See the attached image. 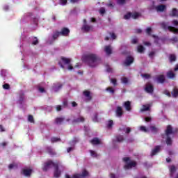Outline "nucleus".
I'll use <instances>...</instances> for the list:
<instances>
[{
  "instance_id": "f257e3e1",
  "label": "nucleus",
  "mask_w": 178,
  "mask_h": 178,
  "mask_svg": "<svg viewBox=\"0 0 178 178\" xmlns=\"http://www.w3.org/2000/svg\"><path fill=\"white\" fill-rule=\"evenodd\" d=\"M83 62L87 63L90 67H95L101 63V58L97 54H89L82 57Z\"/></svg>"
},
{
  "instance_id": "f03ea898",
  "label": "nucleus",
  "mask_w": 178,
  "mask_h": 178,
  "mask_svg": "<svg viewBox=\"0 0 178 178\" xmlns=\"http://www.w3.org/2000/svg\"><path fill=\"white\" fill-rule=\"evenodd\" d=\"M51 166L54 168V176L56 178L60 177L61 172L59 170V166H60V162L56 161L53 162L52 160H49L47 162L44 163L42 170L44 172H47L49 169H50Z\"/></svg>"
},
{
  "instance_id": "7ed1b4c3",
  "label": "nucleus",
  "mask_w": 178,
  "mask_h": 178,
  "mask_svg": "<svg viewBox=\"0 0 178 178\" xmlns=\"http://www.w3.org/2000/svg\"><path fill=\"white\" fill-rule=\"evenodd\" d=\"M134 62V58L131 56H127L125 60L124 61V65L130 66Z\"/></svg>"
},
{
  "instance_id": "20e7f679",
  "label": "nucleus",
  "mask_w": 178,
  "mask_h": 178,
  "mask_svg": "<svg viewBox=\"0 0 178 178\" xmlns=\"http://www.w3.org/2000/svg\"><path fill=\"white\" fill-rule=\"evenodd\" d=\"M145 91H146L147 94H152L154 92V85L149 83H146Z\"/></svg>"
},
{
  "instance_id": "39448f33",
  "label": "nucleus",
  "mask_w": 178,
  "mask_h": 178,
  "mask_svg": "<svg viewBox=\"0 0 178 178\" xmlns=\"http://www.w3.org/2000/svg\"><path fill=\"white\" fill-rule=\"evenodd\" d=\"M70 33V30L66 27L61 29V31H60V35H63V37H69Z\"/></svg>"
},
{
  "instance_id": "423d86ee",
  "label": "nucleus",
  "mask_w": 178,
  "mask_h": 178,
  "mask_svg": "<svg viewBox=\"0 0 178 178\" xmlns=\"http://www.w3.org/2000/svg\"><path fill=\"white\" fill-rule=\"evenodd\" d=\"M156 80L157 83H159V84H163V83H165V81H166V79L165 78V75H163V74L158 75L156 77Z\"/></svg>"
},
{
  "instance_id": "0eeeda50",
  "label": "nucleus",
  "mask_w": 178,
  "mask_h": 178,
  "mask_svg": "<svg viewBox=\"0 0 178 178\" xmlns=\"http://www.w3.org/2000/svg\"><path fill=\"white\" fill-rule=\"evenodd\" d=\"M86 119L83 116H79L77 118H74L72 120V124H77L79 123H83Z\"/></svg>"
},
{
  "instance_id": "6e6552de",
  "label": "nucleus",
  "mask_w": 178,
  "mask_h": 178,
  "mask_svg": "<svg viewBox=\"0 0 178 178\" xmlns=\"http://www.w3.org/2000/svg\"><path fill=\"white\" fill-rule=\"evenodd\" d=\"M161 145L155 146V147L153 149H152L151 156H154V155H156V154H159V152H161Z\"/></svg>"
},
{
  "instance_id": "1a4fd4ad",
  "label": "nucleus",
  "mask_w": 178,
  "mask_h": 178,
  "mask_svg": "<svg viewBox=\"0 0 178 178\" xmlns=\"http://www.w3.org/2000/svg\"><path fill=\"white\" fill-rule=\"evenodd\" d=\"M174 133L173 127H172L171 125H168L165 131V136H169L170 134H173Z\"/></svg>"
},
{
  "instance_id": "9d476101",
  "label": "nucleus",
  "mask_w": 178,
  "mask_h": 178,
  "mask_svg": "<svg viewBox=\"0 0 178 178\" xmlns=\"http://www.w3.org/2000/svg\"><path fill=\"white\" fill-rule=\"evenodd\" d=\"M84 97H86L87 101H91L92 96H91V92L90 90H84L83 92Z\"/></svg>"
},
{
  "instance_id": "9b49d317",
  "label": "nucleus",
  "mask_w": 178,
  "mask_h": 178,
  "mask_svg": "<svg viewBox=\"0 0 178 178\" xmlns=\"http://www.w3.org/2000/svg\"><path fill=\"white\" fill-rule=\"evenodd\" d=\"M137 163L136 161H131L124 166V169H131V168H136Z\"/></svg>"
},
{
  "instance_id": "f8f14e48",
  "label": "nucleus",
  "mask_w": 178,
  "mask_h": 178,
  "mask_svg": "<svg viewBox=\"0 0 178 178\" xmlns=\"http://www.w3.org/2000/svg\"><path fill=\"white\" fill-rule=\"evenodd\" d=\"M115 113L118 118H122L123 116V109L121 106H117Z\"/></svg>"
},
{
  "instance_id": "ddd939ff",
  "label": "nucleus",
  "mask_w": 178,
  "mask_h": 178,
  "mask_svg": "<svg viewBox=\"0 0 178 178\" xmlns=\"http://www.w3.org/2000/svg\"><path fill=\"white\" fill-rule=\"evenodd\" d=\"M124 107L125 108L127 112H130L131 111V102L127 101L124 102Z\"/></svg>"
},
{
  "instance_id": "4468645a",
  "label": "nucleus",
  "mask_w": 178,
  "mask_h": 178,
  "mask_svg": "<svg viewBox=\"0 0 178 178\" xmlns=\"http://www.w3.org/2000/svg\"><path fill=\"white\" fill-rule=\"evenodd\" d=\"M46 152H47V154H49V155H51V156L56 155V152H55L54 149H52V147L49 146L46 147Z\"/></svg>"
},
{
  "instance_id": "2eb2a0df",
  "label": "nucleus",
  "mask_w": 178,
  "mask_h": 178,
  "mask_svg": "<svg viewBox=\"0 0 178 178\" xmlns=\"http://www.w3.org/2000/svg\"><path fill=\"white\" fill-rule=\"evenodd\" d=\"M169 16L171 17H178L177 8H172V11L169 13Z\"/></svg>"
},
{
  "instance_id": "dca6fc26",
  "label": "nucleus",
  "mask_w": 178,
  "mask_h": 178,
  "mask_svg": "<svg viewBox=\"0 0 178 178\" xmlns=\"http://www.w3.org/2000/svg\"><path fill=\"white\" fill-rule=\"evenodd\" d=\"M32 172L33 170L31 169H23L22 173L24 175V176L29 177L31 176Z\"/></svg>"
},
{
  "instance_id": "f3484780",
  "label": "nucleus",
  "mask_w": 178,
  "mask_h": 178,
  "mask_svg": "<svg viewBox=\"0 0 178 178\" xmlns=\"http://www.w3.org/2000/svg\"><path fill=\"white\" fill-rule=\"evenodd\" d=\"M165 10H166V6L163 4L159 5L156 7V10H157V12H163Z\"/></svg>"
},
{
  "instance_id": "a211bd4d",
  "label": "nucleus",
  "mask_w": 178,
  "mask_h": 178,
  "mask_svg": "<svg viewBox=\"0 0 178 178\" xmlns=\"http://www.w3.org/2000/svg\"><path fill=\"white\" fill-rule=\"evenodd\" d=\"M90 143L92 144V145H98L101 144V140H99L98 138H94L90 140Z\"/></svg>"
},
{
  "instance_id": "6ab92c4d",
  "label": "nucleus",
  "mask_w": 178,
  "mask_h": 178,
  "mask_svg": "<svg viewBox=\"0 0 178 178\" xmlns=\"http://www.w3.org/2000/svg\"><path fill=\"white\" fill-rule=\"evenodd\" d=\"M82 30H84V31L88 33V31L92 30V26L84 24L82 27Z\"/></svg>"
},
{
  "instance_id": "aec40b11",
  "label": "nucleus",
  "mask_w": 178,
  "mask_h": 178,
  "mask_svg": "<svg viewBox=\"0 0 178 178\" xmlns=\"http://www.w3.org/2000/svg\"><path fill=\"white\" fill-rule=\"evenodd\" d=\"M104 51L107 55H111L112 54V48L111 47V45L106 46Z\"/></svg>"
},
{
  "instance_id": "412c9836",
  "label": "nucleus",
  "mask_w": 178,
  "mask_h": 178,
  "mask_svg": "<svg viewBox=\"0 0 178 178\" xmlns=\"http://www.w3.org/2000/svg\"><path fill=\"white\" fill-rule=\"evenodd\" d=\"M151 33H152V29H151V27L147 28L146 29V33L147 34V35H152L153 38H158V36L155 35H151Z\"/></svg>"
},
{
  "instance_id": "4be33fe9",
  "label": "nucleus",
  "mask_w": 178,
  "mask_h": 178,
  "mask_svg": "<svg viewBox=\"0 0 178 178\" xmlns=\"http://www.w3.org/2000/svg\"><path fill=\"white\" fill-rule=\"evenodd\" d=\"M115 138L117 143H123V141H124V138L123 137V135H118L115 136Z\"/></svg>"
},
{
  "instance_id": "5701e85b",
  "label": "nucleus",
  "mask_w": 178,
  "mask_h": 178,
  "mask_svg": "<svg viewBox=\"0 0 178 178\" xmlns=\"http://www.w3.org/2000/svg\"><path fill=\"white\" fill-rule=\"evenodd\" d=\"M168 29L169 30V31H170L171 33H174L175 34H178V29H176L173 26H168Z\"/></svg>"
},
{
  "instance_id": "b1692460",
  "label": "nucleus",
  "mask_w": 178,
  "mask_h": 178,
  "mask_svg": "<svg viewBox=\"0 0 178 178\" xmlns=\"http://www.w3.org/2000/svg\"><path fill=\"white\" fill-rule=\"evenodd\" d=\"M176 172V166L171 165L170 167V177H173V174Z\"/></svg>"
},
{
  "instance_id": "393cba45",
  "label": "nucleus",
  "mask_w": 178,
  "mask_h": 178,
  "mask_svg": "<svg viewBox=\"0 0 178 178\" xmlns=\"http://www.w3.org/2000/svg\"><path fill=\"white\" fill-rule=\"evenodd\" d=\"M64 120H65L64 118H56L55 119V123L56 124H62Z\"/></svg>"
},
{
  "instance_id": "a878e982",
  "label": "nucleus",
  "mask_w": 178,
  "mask_h": 178,
  "mask_svg": "<svg viewBox=\"0 0 178 178\" xmlns=\"http://www.w3.org/2000/svg\"><path fill=\"white\" fill-rule=\"evenodd\" d=\"M175 76H176V74L172 71H169L167 73V77H168V79H175Z\"/></svg>"
},
{
  "instance_id": "bb28decb",
  "label": "nucleus",
  "mask_w": 178,
  "mask_h": 178,
  "mask_svg": "<svg viewBox=\"0 0 178 178\" xmlns=\"http://www.w3.org/2000/svg\"><path fill=\"white\" fill-rule=\"evenodd\" d=\"M59 35H60V32L56 31L55 32L53 33V35H52V38L53 40H56L58 39V37H59Z\"/></svg>"
},
{
  "instance_id": "cd10ccee",
  "label": "nucleus",
  "mask_w": 178,
  "mask_h": 178,
  "mask_svg": "<svg viewBox=\"0 0 178 178\" xmlns=\"http://www.w3.org/2000/svg\"><path fill=\"white\" fill-rule=\"evenodd\" d=\"M165 143H166L167 145L170 146V145H172V144H173V140H172V138H170V136H167Z\"/></svg>"
},
{
  "instance_id": "c85d7f7f",
  "label": "nucleus",
  "mask_w": 178,
  "mask_h": 178,
  "mask_svg": "<svg viewBox=\"0 0 178 178\" xmlns=\"http://www.w3.org/2000/svg\"><path fill=\"white\" fill-rule=\"evenodd\" d=\"M61 60L65 63V65H69L70 63V59L66 57H61Z\"/></svg>"
},
{
  "instance_id": "c756f323",
  "label": "nucleus",
  "mask_w": 178,
  "mask_h": 178,
  "mask_svg": "<svg viewBox=\"0 0 178 178\" xmlns=\"http://www.w3.org/2000/svg\"><path fill=\"white\" fill-rule=\"evenodd\" d=\"M147 111H149V106L143 105L140 109V112H145Z\"/></svg>"
},
{
  "instance_id": "7c9ffc66",
  "label": "nucleus",
  "mask_w": 178,
  "mask_h": 178,
  "mask_svg": "<svg viewBox=\"0 0 178 178\" xmlns=\"http://www.w3.org/2000/svg\"><path fill=\"white\" fill-rule=\"evenodd\" d=\"M170 62H176V55L170 54L169 56Z\"/></svg>"
},
{
  "instance_id": "2f4dec72",
  "label": "nucleus",
  "mask_w": 178,
  "mask_h": 178,
  "mask_svg": "<svg viewBox=\"0 0 178 178\" xmlns=\"http://www.w3.org/2000/svg\"><path fill=\"white\" fill-rule=\"evenodd\" d=\"M145 48H144V47L143 45H139L138 46V52H139L140 54H143V52H144Z\"/></svg>"
},
{
  "instance_id": "473e14b6",
  "label": "nucleus",
  "mask_w": 178,
  "mask_h": 178,
  "mask_svg": "<svg viewBox=\"0 0 178 178\" xmlns=\"http://www.w3.org/2000/svg\"><path fill=\"white\" fill-rule=\"evenodd\" d=\"M106 91H108L110 94H115V89L112 87H108L106 88Z\"/></svg>"
},
{
  "instance_id": "72a5a7b5",
  "label": "nucleus",
  "mask_w": 178,
  "mask_h": 178,
  "mask_svg": "<svg viewBox=\"0 0 178 178\" xmlns=\"http://www.w3.org/2000/svg\"><path fill=\"white\" fill-rule=\"evenodd\" d=\"M172 95L174 98H176L177 97H178V90L175 88L172 92Z\"/></svg>"
},
{
  "instance_id": "f704fd0d",
  "label": "nucleus",
  "mask_w": 178,
  "mask_h": 178,
  "mask_svg": "<svg viewBox=\"0 0 178 178\" xmlns=\"http://www.w3.org/2000/svg\"><path fill=\"white\" fill-rule=\"evenodd\" d=\"M150 130L152 133H158V128H156L155 126H151Z\"/></svg>"
},
{
  "instance_id": "c9c22d12",
  "label": "nucleus",
  "mask_w": 178,
  "mask_h": 178,
  "mask_svg": "<svg viewBox=\"0 0 178 178\" xmlns=\"http://www.w3.org/2000/svg\"><path fill=\"white\" fill-rule=\"evenodd\" d=\"M121 81L123 84H127V83H129V79H127V77H122Z\"/></svg>"
},
{
  "instance_id": "e433bc0d",
  "label": "nucleus",
  "mask_w": 178,
  "mask_h": 178,
  "mask_svg": "<svg viewBox=\"0 0 178 178\" xmlns=\"http://www.w3.org/2000/svg\"><path fill=\"white\" fill-rule=\"evenodd\" d=\"M140 131H143L144 133H148V129H147V127H145V126H141L140 127Z\"/></svg>"
},
{
  "instance_id": "4c0bfd02",
  "label": "nucleus",
  "mask_w": 178,
  "mask_h": 178,
  "mask_svg": "<svg viewBox=\"0 0 178 178\" xmlns=\"http://www.w3.org/2000/svg\"><path fill=\"white\" fill-rule=\"evenodd\" d=\"M28 121L30 122V123H34V117H33L31 115H29L28 116Z\"/></svg>"
},
{
  "instance_id": "58836bf2",
  "label": "nucleus",
  "mask_w": 178,
  "mask_h": 178,
  "mask_svg": "<svg viewBox=\"0 0 178 178\" xmlns=\"http://www.w3.org/2000/svg\"><path fill=\"white\" fill-rule=\"evenodd\" d=\"M130 17H132L131 13H128L127 15L124 16V19H125L126 20H128V19H130Z\"/></svg>"
},
{
  "instance_id": "ea45409f",
  "label": "nucleus",
  "mask_w": 178,
  "mask_h": 178,
  "mask_svg": "<svg viewBox=\"0 0 178 178\" xmlns=\"http://www.w3.org/2000/svg\"><path fill=\"white\" fill-rule=\"evenodd\" d=\"M111 83H112L114 87H116V86H118V80H116V79H111Z\"/></svg>"
},
{
  "instance_id": "a19ab883",
  "label": "nucleus",
  "mask_w": 178,
  "mask_h": 178,
  "mask_svg": "<svg viewBox=\"0 0 178 178\" xmlns=\"http://www.w3.org/2000/svg\"><path fill=\"white\" fill-rule=\"evenodd\" d=\"M140 17V13H134L132 14V19H138Z\"/></svg>"
},
{
  "instance_id": "79ce46f5",
  "label": "nucleus",
  "mask_w": 178,
  "mask_h": 178,
  "mask_svg": "<svg viewBox=\"0 0 178 178\" xmlns=\"http://www.w3.org/2000/svg\"><path fill=\"white\" fill-rule=\"evenodd\" d=\"M51 143H58V141H60V138L53 137L51 138Z\"/></svg>"
},
{
  "instance_id": "37998d69",
  "label": "nucleus",
  "mask_w": 178,
  "mask_h": 178,
  "mask_svg": "<svg viewBox=\"0 0 178 178\" xmlns=\"http://www.w3.org/2000/svg\"><path fill=\"white\" fill-rule=\"evenodd\" d=\"M112 126H113V120H110L108 122L107 127L108 129H111Z\"/></svg>"
},
{
  "instance_id": "c03bdc74",
  "label": "nucleus",
  "mask_w": 178,
  "mask_h": 178,
  "mask_svg": "<svg viewBox=\"0 0 178 178\" xmlns=\"http://www.w3.org/2000/svg\"><path fill=\"white\" fill-rule=\"evenodd\" d=\"M62 86H63L62 84H59L58 86H54V91H56V92H57V91H59V90H60V88H62Z\"/></svg>"
},
{
  "instance_id": "a18cd8bd",
  "label": "nucleus",
  "mask_w": 178,
  "mask_h": 178,
  "mask_svg": "<svg viewBox=\"0 0 178 178\" xmlns=\"http://www.w3.org/2000/svg\"><path fill=\"white\" fill-rule=\"evenodd\" d=\"M90 152L91 156H93V158H97V156H98V154H97V152H95V151L90 150Z\"/></svg>"
},
{
  "instance_id": "49530a36",
  "label": "nucleus",
  "mask_w": 178,
  "mask_h": 178,
  "mask_svg": "<svg viewBox=\"0 0 178 178\" xmlns=\"http://www.w3.org/2000/svg\"><path fill=\"white\" fill-rule=\"evenodd\" d=\"M141 77H144L145 79H151V74H142Z\"/></svg>"
},
{
  "instance_id": "de8ad7c7",
  "label": "nucleus",
  "mask_w": 178,
  "mask_h": 178,
  "mask_svg": "<svg viewBox=\"0 0 178 178\" xmlns=\"http://www.w3.org/2000/svg\"><path fill=\"white\" fill-rule=\"evenodd\" d=\"M63 108H67L68 106V102H67V99H65L63 102Z\"/></svg>"
},
{
  "instance_id": "09e8293b",
  "label": "nucleus",
  "mask_w": 178,
  "mask_h": 178,
  "mask_svg": "<svg viewBox=\"0 0 178 178\" xmlns=\"http://www.w3.org/2000/svg\"><path fill=\"white\" fill-rule=\"evenodd\" d=\"M3 88L4 90H9L10 88V85H9V83H5L3 85Z\"/></svg>"
},
{
  "instance_id": "8fccbe9b",
  "label": "nucleus",
  "mask_w": 178,
  "mask_h": 178,
  "mask_svg": "<svg viewBox=\"0 0 178 178\" xmlns=\"http://www.w3.org/2000/svg\"><path fill=\"white\" fill-rule=\"evenodd\" d=\"M118 5H124L126 3V0H117Z\"/></svg>"
},
{
  "instance_id": "3c124183",
  "label": "nucleus",
  "mask_w": 178,
  "mask_h": 178,
  "mask_svg": "<svg viewBox=\"0 0 178 178\" xmlns=\"http://www.w3.org/2000/svg\"><path fill=\"white\" fill-rule=\"evenodd\" d=\"M38 44V39L37 37H34V40L32 42V45H37Z\"/></svg>"
},
{
  "instance_id": "603ef678",
  "label": "nucleus",
  "mask_w": 178,
  "mask_h": 178,
  "mask_svg": "<svg viewBox=\"0 0 178 178\" xmlns=\"http://www.w3.org/2000/svg\"><path fill=\"white\" fill-rule=\"evenodd\" d=\"M105 13H106L105 8L104 7L100 8L99 9L100 15H104Z\"/></svg>"
},
{
  "instance_id": "864d4df0",
  "label": "nucleus",
  "mask_w": 178,
  "mask_h": 178,
  "mask_svg": "<svg viewBox=\"0 0 178 178\" xmlns=\"http://www.w3.org/2000/svg\"><path fill=\"white\" fill-rule=\"evenodd\" d=\"M17 168V164L11 163L8 165V169H13V168Z\"/></svg>"
},
{
  "instance_id": "5fc2aeb1",
  "label": "nucleus",
  "mask_w": 178,
  "mask_h": 178,
  "mask_svg": "<svg viewBox=\"0 0 178 178\" xmlns=\"http://www.w3.org/2000/svg\"><path fill=\"white\" fill-rule=\"evenodd\" d=\"M109 34L113 40H116L117 36L115 33H109Z\"/></svg>"
},
{
  "instance_id": "6e6d98bb",
  "label": "nucleus",
  "mask_w": 178,
  "mask_h": 178,
  "mask_svg": "<svg viewBox=\"0 0 178 178\" xmlns=\"http://www.w3.org/2000/svg\"><path fill=\"white\" fill-rule=\"evenodd\" d=\"M56 109L57 112H60V111H62V106H60V105H57V106H56Z\"/></svg>"
},
{
  "instance_id": "4d7b16f0",
  "label": "nucleus",
  "mask_w": 178,
  "mask_h": 178,
  "mask_svg": "<svg viewBox=\"0 0 178 178\" xmlns=\"http://www.w3.org/2000/svg\"><path fill=\"white\" fill-rule=\"evenodd\" d=\"M170 41H172V42H178V38L177 36H175V37L171 38Z\"/></svg>"
},
{
  "instance_id": "13d9d810",
  "label": "nucleus",
  "mask_w": 178,
  "mask_h": 178,
  "mask_svg": "<svg viewBox=\"0 0 178 178\" xmlns=\"http://www.w3.org/2000/svg\"><path fill=\"white\" fill-rule=\"evenodd\" d=\"M138 42V39H137V38H133L131 40V43L132 44H137Z\"/></svg>"
},
{
  "instance_id": "bf43d9fd",
  "label": "nucleus",
  "mask_w": 178,
  "mask_h": 178,
  "mask_svg": "<svg viewBox=\"0 0 178 178\" xmlns=\"http://www.w3.org/2000/svg\"><path fill=\"white\" fill-rule=\"evenodd\" d=\"M80 1H81V0H70V2L71 3H79V2H80Z\"/></svg>"
},
{
  "instance_id": "052dcab7",
  "label": "nucleus",
  "mask_w": 178,
  "mask_h": 178,
  "mask_svg": "<svg viewBox=\"0 0 178 178\" xmlns=\"http://www.w3.org/2000/svg\"><path fill=\"white\" fill-rule=\"evenodd\" d=\"M93 122H98V114L97 113L95 114V116L93 118Z\"/></svg>"
},
{
  "instance_id": "680f3d73",
  "label": "nucleus",
  "mask_w": 178,
  "mask_h": 178,
  "mask_svg": "<svg viewBox=\"0 0 178 178\" xmlns=\"http://www.w3.org/2000/svg\"><path fill=\"white\" fill-rule=\"evenodd\" d=\"M130 161V157H124L123 158V161L127 163Z\"/></svg>"
},
{
  "instance_id": "e2e57ef3",
  "label": "nucleus",
  "mask_w": 178,
  "mask_h": 178,
  "mask_svg": "<svg viewBox=\"0 0 178 178\" xmlns=\"http://www.w3.org/2000/svg\"><path fill=\"white\" fill-rule=\"evenodd\" d=\"M173 26H178V21L177 19H174L172 22Z\"/></svg>"
},
{
  "instance_id": "0e129e2a",
  "label": "nucleus",
  "mask_w": 178,
  "mask_h": 178,
  "mask_svg": "<svg viewBox=\"0 0 178 178\" xmlns=\"http://www.w3.org/2000/svg\"><path fill=\"white\" fill-rule=\"evenodd\" d=\"M76 143H79V139L77 138H74L72 140V144H76Z\"/></svg>"
},
{
  "instance_id": "69168bd1",
  "label": "nucleus",
  "mask_w": 178,
  "mask_h": 178,
  "mask_svg": "<svg viewBox=\"0 0 178 178\" xmlns=\"http://www.w3.org/2000/svg\"><path fill=\"white\" fill-rule=\"evenodd\" d=\"M61 5H66L67 3V0H60Z\"/></svg>"
},
{
  "instance_id": "338daca9",
  "label": "nucleus",
  "mask_w": 178,
  "mask_h": 178,
  "mask_svg": "<svg viewBox=\"0 0 178 178\" xmlns=\"http://www.w3.org/2000/svg\"><path fill=\"white\" fill-rule=\"evenodd\" d=\"M154 55H155V51H151L149 54V58H153Z\"/></svg>"
},
{
  "instance_id": "774afa93",
  "label": "nucleus",
  "mask_w": 178,
  "mask_h": 178,
  "mask_svg": "<svg viewBox=\"0 0 178 178\" xmlns=\"http://www.w3.org/2000/svg\"><path fill=\"white\" fill-rule=\"evenodd\" d=\"M38 90L40 91V92H45V89L44 88H38Z\"/></svg>"
}]
</instances>
